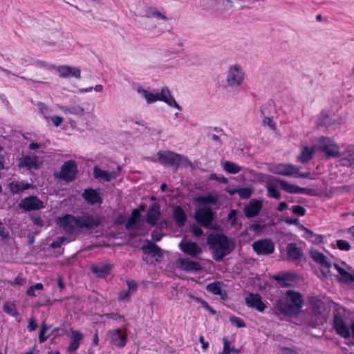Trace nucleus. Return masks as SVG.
I'll list each match as a JSON object with an SVG mask.
<instances>
[{
    "label": "nucleus",
    "mask_w": 354,
    "mask_h": 354,
    "mask_svg": "<svg viewBox=\"0 0 354 354\" xmlns=\"http://www.w3.org/2000/svg\"><path fill=\"white\" fill-rule=\"evenodd\" d=\"M223 341L224 347H223V351H222V353L221 354H230V343H229V342L227 341V339L225 337H224L223 339Z\"/></svg>",
    "instance_id": "obj_63"
},
{
    "label": "nucleus",
    "mask_w": 354,
    "mask_h": 354,
    "mask_svg": "<svg viewBox=\"0 0 354 354\" xmlns=\"http://www.w3.org/2000/svg\"><path fill=\"white\" fill-rule=\"evenodd\" d=\"M340 275L341 281H343L345 283H351L352 274L351 273L344 270V272Z\"/></svg>",
    "instance_id": "obj_59"
},
{
    "label": "nucleus",
    "mask_w": 354,
    "mask_h": 354,
    "mask_svg": "<svg viewBox=\"0 0 354 354\" xmlns=\"http://www.w3.org/2000/svg\"><path fill=\"white\" fill-rule=\"evenodd\" d=\"M173 218L178 227L185 225L187 217L184 210L180 206H177L174 208Z\"/></svg>",
    "instance_id": "obj_34"
},
{
    "label": "nucleus",
    "mask_w": 354,
    "mask_h": 354,
    "mask_svg": "<svg viewBox=\"0 0 354 354\" xmlns=\"http://www.w3.org/2000/svg\"><path fill=\"white\" fill-rule=\"evenodd\" d=\"M272 104L271 102H268L261 107V113L263 118L272 117Z\"/></svg>",
    "instance_id": "obj_42"
},
{
    "label": "nucleus",
    "mask_w": 354,
    "mask_h": 354,
    "mask_svg": "<svg viewBox=\"0 0 354 354\" xmlns=\"http://www.w3.org/2000/svg\"><path fill=\"white\" fill-rule=\"evenodd\" d=\"M244 76L245 73L239 64L229 66L225 76L227 86L237 88L243 82Z\"/></svg>",
    "instance_id": "obj_5"
},
{
    "label": "nucleus",
    "mask_w": 354,
    "mask_h": 354,
    "mask_svg": "<svg viewBox=\"0 0 354 354\" xmlns=\"http://www.w3.org/2000/svg\"><path fill=\"white\" fill-rule=\"evenodd\" d=\"M252 248L258 255H269L274 252V244L270 239L258 240L252 243Z\"/></svg>",
    "instance_id": "obj_10"
},
{
    "label": "nucleus",
    "mask_w": 354,
    "mask_h": 354,
    "mask_svg": "<svg viewBox=\"0 0 354 354\" xmlns=\"http://www.w3.org/2000/svg\"><path fill=\"white\" fill-rule=\"evenodd\" d=\"M241 198H248L252 195V191L250 188H241L236 191Z\"/></svg>",
    "instance_id": "obj_49"
},
{
    "label": "nucleus",
    "mask_w": 354,
    "mask_h": 354,
    "mask_svg": "<svg viewBox=\"0 0 354 354\" xmlns=\"http://www.w3.org/2000/svg\"><path fill=\"white\" fill-rule=\"evenodd\" d=\"M275 182L278 183L280 187L285 192L290 194H306L308 195H313V190L307 188L300 187L299 186L289 183L288 182L276 178Z\"/></svg>",
    "instance_id": "obj_13"
},
{
    "label": "nucleus",
    "mask_w": 354,
    "mask_h": 354,
    "mask_svg": "<svg viewBox=\"0 0 354 354\" xmlns=\"http://www.w3.org/2000/svg\"><path fill=\"white\" fill-rule=\"evenodd\" d=\"M263 126H268L271 129H275V124L272 121V117L264 118L262 122Z\"/></svg>",
    "instance_id": "obj_55"
},
{
    "label": "nucleus",
    "mask_w": 354,
    "mask_h": 354,
    "mask_svg": "<svg viewBox=\"0 0 354 354\" xmlns=\"http://www.w3.org/2000/svg\"><path fill=\"white\" fill-rule=\"evenodd\" d=\"M309 302L313 313L315 315H320L323 308V302L316 297H310Z\"/></svg>",
    "instance_id": "obj_37"
},
{
    "label": "nucleus",
    "mask_w": 354,
    "mask_h": 354,
    "mask_svg": "<svg viewBox=\"0 0 354 354\" xmlns=\"http://www.w3.org/2000/svg\"><path fill=\"white\" fill-rule=\"evenodd\" d=\"M287 260L297 261L303 256L301 248L297 247L295 243H288L286 246Z\"/></svg>",
    "instance_id": "obj_22"
},
{
    "label": "nucleus",
    "mask_w": 354,
    "mask_h": 354,
    "mask_svg": "<svg viewBox=\"0 0 354 354\" xmlns=\"http://www.w3.org/2000/svg\"><path fill=\"white\" fill-rule=\"evenodd\" d=\"M318 146L319 150L325 153L328 157L336 158L340 156L339 147L328 138L321 137Z\"/></svg>",
    "instance_id": "obj_6"
},
{
    "label": "nucleus",
    "mask_w": 354,
    "mask_h": 354,
    "mask_svg": "<svg viewBox=\"0 0 354 354\" xmlns=\"http://www.w3.org/2000/svg\"><path fill=\"white\" fill-rule=\"evenodd\" d=\"M336 245L339 250L343 251H348L351 248L350 243L343 239L337 240Z\"/></svg>",
    "instance_id": "obj_46"
},
{
    "label": "nucleus",
    "mask_w": 354,
    "mask_h": 354,
    "mask_svg": "<svg viewBox=\"0 0 354 354\" xmlns=\"http://www.w3.org/2000/svg\"><path fill=\"white\" fill-rule=\"evenodd\" d=\"M82 198L88 203L93 205L95 203L101 204L102 199L100 196V194L92 188L86 189L83 194Z\"/></svg>",
    "instance_id": "obj_25"
},
{
    "label": "nucleus",
    "mask_w": 354,
    "mask_h": 354,
    "mask_svg": "<svg viewBox=\"0 0 354 354\" xmlns=\"http://www.w3.org/2000/svg\"><path fill=\"white\" fill-rule=\"evenodd\" d=\"M59 109L65 114L74 115L77 117H82L86 113L85 109L80 105L61 106Z\"/></svg>",
    "instance_id": "obj_29"
},
{
    "label": "nucleus",
    "mask_w": 354,
    "mask_h": 354,
    "mask_svg": "<svg viewBox=\"0 0 354 354\" xmlns=\"http://www.w3.org/2000/svg\"><path fill=\"white\" fill-rule=\"evenodd\" d=\"M214 212L209 207H204L196 210L194 218L203 227H208L213 221Z\"/></svg>",
    "instance_id": "obj_9"
},
{
    "label": "nucleus",
    "mask_w": 354,
    "mask_h": 354,
    "mask_svg": "<svg viewBox=\"0 0 354 354\" xmlns=\"http://www.w3.org/2000/svg\"><path fill=\"white\" fill-rule=\"evenodd\" d=\"M292 212L294 214H297L299 216H304L306 214L305 208L301 205L292 206Z\"/></svg>",
    "instance_id": "obj_57"
},
{
    "label": "nucleus",
    "mask_w": 354,
    "mask_h": 354,
    "mask_svg": "<svg viewBox=\"0 0 354 354\" xmlns=\"http://www.w3.org/2000/svg\"><path fill=\"white\" fill-rule=\"evenodd\" d=\"M21 209L30 212L39 210L44 207V203L37 196H31L22 199L19 204Z\"/></svg>",
    "instance_id": "obj_12"
},
{
    "label": "nucleus",
    "mask_w": 354,
    "mask_h": 354,
    "mask_svg": "<svg viewBox=\"0 0 354 354\" xmlns=\"http://www.w3.org/2000/svg\"><path fill=\"white\" fill-rule=\"evenodd\" d=\"M273 279L281 287L288 288L292 286V282L295 279V275L291 272H281L274 275Z\"/></svg>",
    "instance_id": "obj_21"
},
{
    "label": "nucleus",
    "mask_w": 354,
    "mask_h": 354,
    "mask_svg": "<svg viewBox=\"0 0 354 354\" xmlns=\"http://www.w3.org/2000/svg\"><path fill=\"white\" fill-rule=\"evenodd\" d=\"M179 268L186 272H194L201 270V267L198 262L194 261L189 259H180L178 261Z\"/></svg>",
    "instance_id": "obj_23"
},
{
    "label": "nucleus",
    "mask_w": 354,
    "mask_h": 354,
    "mask_svg": "<svg viewBox=\"0 0 354 354\" xmlns=\"http://www.w3.org/2000/svg\"><path fill=\"white\" fill-rule=\"evenodd\" d=\"M160 214V205L157 203H153L148 209L146 221L153 226L156 224Z\"/></svg>",
    "instance_id": "obj_24"
},
{
    "label": "nucleus",
    "mask_w": 354,
    "mask_h": 354,
    "mask_svg": "<svg viewBox=\"0 0 354 354\" xmlns=\"http://www.w3.org/2000/svg\"><path fill=\"white\" fill-rule=\"evenodd\" d=\"M322 267L326 268L327 270L326 271H324V270H322V274H324V277H327V275L329 274L330 272V268L331 267V263L330 261V260L327 258L326 256H325L324 257V259H322V260L321 261V262H319V263Z\"/></svg>",
    "instance_id": "obj_43"
},
{
    "label": "nucleus",
    "mask_w": 354,
    "mask_h": 354,
    "mask_svg": "<svg viewBox=\"0 0 354 354\" xmlns=\"http://www.w3.org/2000/svg\"><path fill=\"white\" fill-rule=\"evenodd\" d=\"M245 300L248 307L254 308L259 312H263L266 307L261 300V297L259 294L250 293L245 297Z\"/></svg>",
    "instance_id": "obj_18"
},
{
    "label": "nucleus",
    "mask_w": 354,
    "mask_h": 354,
    "mask_svg": "<svg viewBox=\"0 0 354 354\" xmlns=\"http://www.w3.org/2000/svg\"><path fill=\"white\" fill-rule=\"evenodd\" d=\"M301 228L304 232V238L309 240L314 243H320L323 241V237L321 235L315 234L313 231L304 227L301 226Z\"/></svg>",
    "instance_id": "obj_35"
},
{
    "label": "nucleus",
    "mask_w": 354,
    "mask_h": 354,
    "mask_svg": "<svg viewBox=\"0 0 354 354\" xmlns=\"http://www.w3.org/2000/svg\"><path fill=\"white\" fill-rule=\"evenodd\" d=\"M20 166L26 167L29 170H36L40 167L41 162L36 156H26L21 160Z\"/></svg>",
    "instance_id": "obj_27"
},
{
    "label": "nucleus",
    "mask_w": 354,
    "mask_h": 354,
    "mask_svg": "<svg viewBox=\"0 0 354 354\" xmlns=\"http://www.w3.org/2000/svg\"><path fill=\"white\" fill-rule=\"evenodd\" d=\"M138 223L134 218H129L125 224V227L127 230H132L137 228Z\"/></svg>",
    "instance_id": "obj_52"
},
{
    "label": "nucleus",
    "mask_w": 354,
    "mask_h": 354,
    "mask_svg": "<svg viewBox=\"0 0 354 354\" xmlns=\"http://www.w3.org/2000/svg\"><path fill=\"white\" fill-rule=\"evenodd\" d=\"M265 227V225L261 224V222H255L254 223L250 225L248 229L254 232H259L263 230Z\"/></svg>",
    "instance_id": "obj_53"
},
{
    "label": "nucleus",
    "mask_w": 354,
    "mask_h": 354,
    "mask_svg": "<svg viewBox=\"0 0 354 354\" xmlns=\"http://www.w3.org/2000/svg\"><path fill=\"white\" fill-rule=\"evenodd\" d=\"M223 169L228 174H236L241 171V167L231 161H225L223 164Z\"/></svg>",
    "instance_id": "obj_38"
},
{
    "label": "nucleus",
    "mask_w": 354,
    "mask_h": 354,
    "mask_svg": "<svg viewBox=\"0 0 354 354\" xmlns=\"http://www.w3.org/2000/svg\"><path fill=\"white\" fill-rule=\"evenodd\" d=\"M221 283L218 281L210 283L207 286V290L214 295L220 296L221 299L225 300L227 298V293L221 288Z\"/></svg>",
    "instance_id": "obj_31"
},
{
    "label": "nucleus",
    "mask_w": 354,
    "mask_h": 354,
    "mask_svg": "<svg viewBox=\"0 0 354 354\" xmlns=\"http://www.w3.org/2000/svg\"><path fill=\"white\" fill-rule=\"evenodd\" d=\"M30 187L31 184L19 180H14L8 184V188L13 194H19Z\"/></svg>",
    "instance_id": "obj_30"
},
{
    "label": "nucleus",
    "mask_w": 354,
    "mask_h": 354,
    "mask_svg": "<svg viewBox=\"0 0 354 354\" xmlns=\"http://www.w3.org/2000/svg\"><path fill=\"white\" fill-rule=\"evenodd\" d=\"M77 173V166L74 160H68L62 165L59 174V178L66 183L75 180Z\"/></svg>",
    "instance_id": "obj_7"
},
{
    "label": "nucleus",
    "mask_w": 354,
    "mask_h": 354,
    "mask_svg": "<svg viewBox=\"0 0 354 354\" xmlns=\"http://www.w3.org/2000/svg\"><path fill=\"white\" fill-rule=\"evenodd\" d=\"M48 329L49 327L43 323L38 337V339L40 343H43L47 339L48 336H45V334Z\"/></svg>",
    "instance_id": "obj_50"
},
{
    "label": "nucleus",
    "mask_w": 354,
    "mask_h": 354,
    "mask_svg": "<svg viewBox=\"0 0 354 354\" xmlns=\"http://www.w3.org/2000/svg\"><path fill=\"white\" fill-rule=\"evenodd\" d=\"M138 92L142 95V97L146 100V101L149 104L153 103L158 100V93H149L148 91L143 88H139L138 90Z\"/></svg>",
    "instance_id": "obj_40"
},
{
    "label": "nucleus",
    "mask_w": 354,
    "mask_h": 354,
    "mask_svg": "<svg viewBox=\"0 0 354 354\" xmlns=\"http://www.w3.org/2000/svg\"><path fill=\"white\" fill-rule=\"evenodd\" d=\"M262 209V203L260 201L251 200L243 209V212L247 218H253L257 216Z\"/></svg>",
    "instance_id": "obj_19"
},
{
    "label": "nucleus",
    "mask_w": 354,
    "mask_h": 354,
    "mask_svg": "<svg viewBox=\"0 0 354 354\" xmlns=\"http://www.w3.org/2000/svg\"><path fill=\"white\" fill-rule=\"evenodd\" d=\"M91 270L97 277L104 278L109 274L111 270V265L106 263L100 266H93Z\"/></svg>",
    "instance_id": "obj_32"
},
{
    "label": "nucleus",
    "mask_w": 354,
    "mask_h": 354,
    "mask_svg": "<svg viewBox=\"0 0 354 354\" xmlns=\"http://www.w3.org/2000/svg\"><path fill=\"white\" fill-rule=\"evenodd\" d=\"M146 243H147L143 245L141 248V250L145 254H149L151 257L156 256L161 257L162 256L160 248L157 245L149 240H146Z\"/></svg>",
    "instance_id": "obj_26"
},
{
    "label": "nucleus",
    "mask_w": 354,
    "mask_h": 354,
    "mask_svg": "<svg viewBox=\"0 0 354 354\" xmlns=\"http://www.w3.org/2000/svg\"><path fill=\"white\" fill-rule=\"evenodd\" d=\"M207 243L213 259L216 261H222L235 248L234 241L223 234H211L208 235Z\"/></svg>",
    "instance_id": "obj_2"
},
{
    "label": "nucleus",
    "mask_w": 354,
    "mask_h": 354,
    "mask_svg": "<svg viewBox=\"0 0 354 354\" xmlns=\"http://www.w3.org/2000/svg\"><path fill=\"white\" fill-rule=\"evenodd\" d=\"M131 295V293L130 292L129 290H122L119 292L118 299L120 301L128 300L130 298Z\"/></svg>",
    "instance_id": "obj_58"
},
{
    "label": "nucleus",
    "mask_w": 354,
    "mask_h": 354,
    "mask_svg": "<svg viewBox=\"0 0 354 354\" xmlns=\"http://www.w3.org/2000/svg\"><path fill=\"white\" fill-rule=\"evenodd\" d=\"M102 218L98 215L85 213L82 216H75L71 214L59 218L57 224L66 234L75 240L82 229L93 230L97 227Z\"/></svg>",
    "instance_id": "obj_1"
},
{
    "label": "nucleus",
    "mask_w": 354,
    "mask_h": 354,
    "mask_svg": "<svg viewBox=\"0 0 354 354\" xmlns=\"http://www.w3.org/2000/svg\"><path fill=\"white\" fill-rule=\"evenodd\" d=\"M120 171V167H118L116 171L108 172L95 166L93 169V176L94 178L97 179L99 181L110 182L111 180L116 178L119 176Z\"/></svg>",
    "instance_id": "obj_16"
},
{
    "label": "nucleus",
    "mask_w": 354,
    "mask_h": 354,
    "mask_svg": "<svg viewBox=\"0 0 354 354\" xmlns=\"http://www.w3.org/2000/svg\"><path fill=\"white\" fill-rule=\"evenodd\" d=\"M230 322L231 324H234L238 328H243L245 326V324L243 320L236 316L230 317Z\"/></svg>",
    "instance_id": "obj_51"
},
{
    "label": "nucleus",
    "mask_w": 354,
    "mask_h": 354,
    "mask_svg": "<svg viewBox=\"0 0 354 354\" xmlns=\"http://www.w3.org/2000/svg\"><path fill=\"white\" fill-rule=\"evenodd\" d=\"M309 254H310V257L314 260V261H315L318 264L319 263V262H321L322 259H324V257H325V255L323 253H322L316 250H311L310 251Z\"/></svg>",
    "instance_id": "obj_45"
},
{
    "label": "nucleus",
    "mask_w": 354,
    "mask_h": 354,
    "mask_svg": "<svg viewBox=\"0 0 354 354\" xmlns=\"http://www.w3.org/2000/svg\"><path fill=\"white\" fill-rule=\"evenodd\" d=\"M286 295V297L277 300L276 308L284 315H297L301 311L304 303L302 295L292 290H288Z\"/></svg>",
    "instance_id": "obj_3"
},
{
    "label": "nucleus",
    "mask_w": 354,
    "mask_h": 354,
    "mask_svg": "<svg viewBox=\"0 0 354 354\" xmlns=\"http://www.w3.org/2000/svg\"><path fill=\"white\" fill-rule=\"evenodd\" d=\"M158 100L165 102L168 106L175 107L179 111L181 109L180 106L176 102L175 99L171 95V92L167 87L162 88L160 93H158Z\"/></svg>",
    "instance_id": "obj_20"
},
{
    "label": "nucleus",
    "mask_w": 354,
    "mask_h": 354,
    "mask_svg": "<svg viewBox=\"0 0 354 354\" xmlns=\"http://www.w3.org/2000/svg\"><path fill=\"white\" fill-rule=\"evenodd\" d=\"M281 353H282V354H299L295 351H294L290 348H288V347H283L281 349Z\"/></svg>",
    "instance_id": "obj_64"
},
{
    "label": "nucleus",
    "mask_w": 354,
    "mask_h": 354,
    "mask_svg": "<svg viewBox=\"0 0 354 354\" xmlns=\"http://www.w3.org/2000/svg\"><path fill=\"white\" fill-rule=\"evenodd\" d=\"M56 70L61 78H68L71 77L76 79L80 78V69L77 67L61 65L56 67Z\"/></svg>",
    "instance_id": "obj_17"
},
{
    "label": "nucleus",
    "mask_w": 354,
    "mask_h": 354,
    "mask_svg": "<svg viewBox=\"0 0 354 354\" xmlns=\"http://www.w3.org/2000/svg\"><path fill=\"white\" fill-rule=\"evenodd\" d=\"M37 327V324L36 323V321L34 318H30L28 322V325L27 326L29 331H34L36 330Z\"/></svg>",
    "instance_id": "obj_62"
},
{
    "label": "nucleus",
    "mask_w": 354,
    "mask_h": 354,
    "mask_svg": "<svg viewBox=\"0 0 354 354\" xmlns=\"http://www.w3.org/2000/svg\"><path fill=\"white\" fill-rule=\"evenodd\" d=\"M37 106L39 111H40V113L41 114H43L44 117H46L47 115L49 113V110H48V106L43 102H38L37 104Z\"/></svg>",
    "instance_id": "obj_54"
},
{
    "label": "nucleus",
    "mask_w": 354,
    "mask_h": 354,
    "mask_svg": "<svg viewBox=\"0 0 354 354\" xmlns=\"http://www.w3.org/2000/svg\"><path fill=\"white\" fill-rule=\"evenodd\" d=\"M110 343L118 348H123L127 343V334L120 328L109 332Z\"/></svg>",
    "instance_id": "obj_15"
},
{
    "label": "nucleus",
    "mask_w": 354,
    "mask_h": 354,
    "mask_svg": "<svg viewBox=\"0 0 354 354\" xmlns=\"http://www.w3.org/2000/svg\"><path fill=\"white\" fill-rule=\"evenodd\" d=\"M146 17L150 18V17H154L158 19H162L166 20L167 17L162 15L160 12L156 10H152L151 11H149L146 15Z\"/></svg>",
    "instance_id": "obj_48"
},
{
    "label": "nucleus",
    "mask_w": 354,
    "mask_h": 354,
    "mask_svg": "<svg viewBox=\"0 0 354 354\" xmlns=\"http://www.w3.org/2000/svg\"><path fill=\"white\" fill-rule=\"evenodd\" d=\"M51 122L55 127H59L64 121V118L58 115H53L50 118Z\"/></svg>",
    "instance_id": "obj_60"
},
{
    "label": "nucleus",
    "mask_w": 354,
    "mask_h": 354,
    "mask_svg": "<svg viewBox=\"0 0 354 354\" xmlns=\"http://www.w3.org/2000/svg\"><path fill=\"white\" fill-rule=\"evenodd\" d=\"M333 327L337 334L342 337L345 339L351 337V327L346 325L343 317L339 313L334 315Z\"/></svg>",
    "instance_id": "obj_8"
},
{
    "label": "nucleus",
    "mask_w": 354,
    "mask_h": 354,
    "mask_svg": "<svg viewBox=\"0 0 354 354\" xmlns=\"http://www.w3.org/2000/svg\"><path fill=\"white\" fill-rule=\"evenodd\" d=\"M335 122V119L330 116L329 114L322 113L318 119V125L323 127H328L333 124Z\"/></svg>",
    "instance_id": "obj_39"
},
{
    "label": "nucleus",
    "mask_w": 354,
    "mask_h": 354,
    "mask_svg": "<svg viewBox=\"0 0 354 354\" xmlns=\"http://www.w3.org/2000/svg\"><path fill=\"white\" fill-rule=\"evenodd\" d=\"M127 283L128 286V290H129L131 294L136 290L138 286L134 281L128 280Z\"/></svg>",
    "instance_id": "obj_61"
},
{
    "label": "nucleus",
    "mask_w": 354,
    "mask_h": 354,
    "mask_svg": "<svg viewBox=\"0 0 354 354\" xmlns=\"http://www.w3.org/2000/svg\"><path fill=\"white\" fill-rule=\"evenodd\" d=\"M83 339V335L77 330H71V337L68 351L70 352L76 351L79 346L80 342Z\"/></svg>",
    "instance_id": "obj_33"
},
{
    "label": "nucleus",
    "mask_w": 354,
    "mask_h": 354,
    "mask_svg": "<svg viewBox=\"0 0 354 354\" xmlns=\"http://www.w3.org/2000/svg\"><path fill=\"white\" fill-rule=\"evenodd\" d=\"M196 301H198V302H200L202 305V306L205 308L207 310H208L209 312H210L212 315H214L216 314V310H214L209 304L207 301H205V300L203 299H199V298H196Z\"/></svg>",
    "instance_id": "obj_56"
},
{
    "label": "nucleus",
    "mask_w": 354,
    "mask_h": 354,
    "mask_svg": "<svg viewBox=\"0 0 354 354\" xmlns=\"http://www.w3.org/2000/svg\"><path fill=\"white\" fill-rule=\"evenodd\" d=\"M157 159L160 164L174 167L175 169L183 163H185L186 166L191 165V162L186 157L170 151H158Z\"/></svg>",
    "instance_id": "obj_4"
},
{
    "label": "nucleus",
    "mask_w": 354,
    "mask_h": 354,
    "mask_svg": "<svg viewBox=\"0 0 354 354\" xmlns=\"http://www.w3.org/2000/svg\"><path fill=\"white\" fill-rule=\"evenodd\" d=\"M178 246L184 254L192 257H197L203 252L202 248L194 242L182 241Z\"/></svg>",
    "instance_id": "obj_14"
},
{
    "label": "nucleus",
    "mask_w": 354,
    "mask_h": 354,
    "mask_svg": "<svg viewBox=\"0 0 354 354\" xmlns=\"http://www.w3.org/2000/svg\"><path fill=\"white\" fill-rule=\"evenodd\" d=\"M3 311L9 315L15 317L18 322L21 321L20 314L16 309V306L14 304L10 302H6L3 306Z\"/></svg>",
    "instance_id": "obj_36"
},
{
    "label": "nucleus",
    "mask_w": 354,
    "mask_h": 354,
    "mask_svg": "<svg viewBox=\"0 0 354 354\" xmlns=\"http://www.w3.org/2000/svg\"><path fill=\"white\" fill-rule=\"evenodd\" d=\"M269 170L274 174L294 177L299 171V167L291 164L279 163L271 166Z\"/></svg>",
    "instance_id": "obj_11"
},
{
    "label": "nucleus",
    "mask_w": 354,
    "mask_h": 354,
    "mask_svg": "<svg viewBox=\"0 0 354 354\" xmlns=\"http://www.w3.org/2000/svg\"><path fill=\"white\" fill-rule=\"evenodd\" d=\"M313 151L308 147H304L302 149L300 156L298 157V160L302 163L307 162L312 159Z\"/></svg>",
    "instance_id": "obj_41"
},
{
    "label": "nucleus",
    "mask_w": 354,
    "mask_h": 354,
    "mask_svg": "<svg viewBox=\"0 0 354 354\" xmlns=\"http://www.w3.org/2000/svg\"><path fill=\"white\" fill-rule=\"evenodd\" d=\"M66 237L59 236L57 237L50 245V247L53 249L59 248L64 242H69Z\"/></svg>",
    "instance_id": "obj_44"
},
{
    "label": "nucleus",
    "mask_w": 354,
    "mask_h": 354,
    "mask_svg": "<svg viewBox=\"0 0 354 354\" xmlns=\"http://www.w3.org/2000/svg\"><path fill=\"white\" fill-rule=\"evenodd\" d=\"M266 189L268 192L269 196L275 199H280L281 195L273 185H267Z\"/></svg>",
    "instance_id": "obj_47"
},
{
    "label": "nucleus",
    "mask_w": 354,
    "mask_h": 354,
    "mask_svg": "<svg viewBox=\"0 0 354 354\" xmlns=\"http://www.w3.org/2000/svg\"><path fill=\"white\" fill-rule=\"evenodd\" d=\"M218 201V195L216 192H213L207 196H200L194 198V201L201 205H216Z\"/></svg>",
    "instance_id": "obj_28"
}]
</instances>
